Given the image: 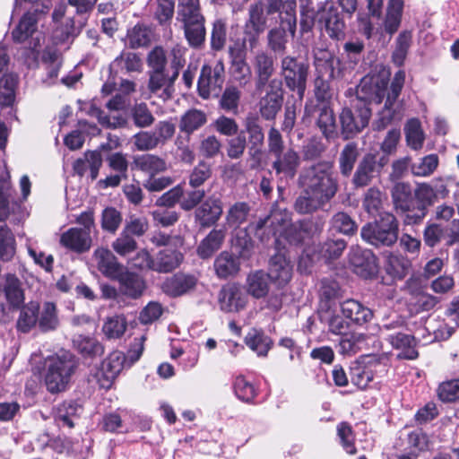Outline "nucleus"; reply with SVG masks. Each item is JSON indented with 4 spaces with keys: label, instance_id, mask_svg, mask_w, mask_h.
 <instances>
[{
    "label": "nucleus",
    "instance_id": "f257e3e1",
    "mask_svg": "<svg viewBox=\"0 0 459 459\" xmlns=\"http://www.w3.org/2000/svg\"><path fill=\"white\" fill-rule=\"evenodd\" d=\"M386 93V84L373 77H363L356 88V97L340 114L341 133L344 140L355 137L368 126L372 103L379 104Z\"/></svg>",
    "mask_w": 459,
    "mask_h": 459
},
{
    "label": "nucleus",
    "instance_id": "f03ea898",
    "mask_svg": "<svg viewBox=\"0 0 459 459\" xmlns=\"http://www.w3.org/2000/svg\"><path fill=\"white\" fill-rule=\"evenodd\" d=\"M316 25L321 31H325L332 39L340 40L345 36L346 23L342 14L333 3L325 1L313 8V12L301 16V31L308 32Z\"/></svg>",
    "mask_w": 459,
    "mask_h": 459
},
{
    "label": "nucleus",
    "instance_id": "7ed1b4c3",
    "mask_svg": "<svg viewBox=\"0 0 459 459\" xmlns=\"http://www.w3.org/2000/svg\"><path fill=\"white\" fill-rule=\"evenodd\" d=\"M341 314L327 313L322 321L327 326L330 333L343 335L351 332V323L357 325H364L369 323L373 316V311L356 299H346L340 303Z\"/></svg>",
    "mask_w": 459,
    "mask_h": 459
},
{
    "label": "nucleus",
    "instance_id": "20e7f679",
    "mask_svg": "<svg viewBox=\"0 0 459 459\" xmlns=\"http://www.w3.org/2000/svg\"><path fill=\"white\" fill-rule=\"evenodd\" d=\"M282 0L255 1L247 8V18L244 24L243 47L253 50L258 45L260 36L267 28L268 16L280 12Z\"/></svg>",
    "mask_w": 459,
    "mask_h": 459
},
{
    "label": "nucleus",
    "instance_id": "39448f33",
    "mask_svg": "<svg viewBox=\"0 0 459 459\" xmlns=\"http://www.w3.org/2000/svg\"><path fill=\"white\" fill-rule=\"evenodd\" d=\"M299 181L303 187H307L327 204L335 196L339 188L337 175L330 161H320L310 166L302 172Z\"/></svg>",
    "mask_w": 459,
    "mask_h": 459
},
{
    "label": "nucleus",
    "instance_id": "423d86ee",
    "mask_svg": "<svg viewBox=\"0 0 459 459\" xmlns=\"http://www.w3.org/2000/svg\"><path fill=\"white\" fill-rule=\"evenodd\" d=\"M76 368L75 357L69 351L48 357L43 368V378L47 390L51 394L64 392Z\"/></svg>",
    "mask_w": 459,
    "mask_h": 459
},
{
    "label": "nucleus",
    "instance_id": "0eeeda50",
    "mask_svg": "<svg viewBox=\"0 0 459 459\" xmlns=\"http://www.w3.org/2000/svg\"><path fill=\"white\" fill-rule=\"evenodd\" d=\"M399 222L391 212L381 214L378 219L366 223L360 230L361 238L377 248L389 247L398 239Z\"/></svg>",
    "mask_w": 459,
    "mask_h": 459
},
{
    "label": "nucleus",
    "instance_id": "6e6552de",
    "mask_svg": "<svg viewBox=\"0 0 459 459\" xmlns=\"http://www.w3.org/2000/svg\"><path fill=\"white\" fill-rule=\"evenodd\" d=\"M314 65L318 74L315 80V95L324 101L331 97L329 81L342 75L341 61L329 51L319 49L315 53Z\"/></svg>",
    "mask_w": 459,
    "mask_h": 459
},
{
    "label": "nucleus",
    "instance_id": "1a4fd4ad",
    "mask_svg": "<svg viewBox=\"0 0 459 459\" xmlns=\"http://www.w3.org/2000/svg\"><path fill=\"white\" fill-rule=\"evenodd\" d=\"M6 178H9L7 170ZM11 192L7 178H0V258L3 262H9L15 254V238L5 223L9 215Z\"/></svg>",
    "mask_w": 459,
    "mask_h": 459
},
{
    "label": "nucleus",
    "instance_id": "9d476101",
    "mask_svg": "<svg viewBox=\"0 0 459 459\" xmlns=\"http://www.w3.org/2000/svg\"><path fill=\"white\" fill-rule=\"evenodd\" d=\"M281 75L285 86L296 92L301 102L307 88L308 65L294 56H286L281 60Z\"/></svg>",
    "mask_w": 459,
    "mask_h": 459
},
{
    "label": "nucleus",
    "instance_id": "9b49d317",
    "mask_svg": "<svg viewBox=\"0 0 459 459\" xmlns=\"http://www.w3.org/2000/svg\"><path fill=\"white\" fill-rule=\"evenodd\" d=\"M212 177L211 165L200 161L191 171L188 177L190 189L186 190L185 196L180 202V208L185 212H190L198 205L206 196L204 189L200 188L205 181Z\"/></svg>",
    "mask_w": 459,
    "mask_h": 459
},
{
    "label": "nucleus",
    "instance_id": "f8f14e48",
    "mask_svg": "<svg viewBox=\"0 0 459 459\" xmlns=\"http://www.w3.org/2000/svg\"><path fill=\"white\" fill-rule=\"evenodd\" d=\"M224 82L225 66L221 59L204 65L197 82L199 96L204 100L209 99L212 95L217 96L221 91Z\"/></svg>",
    "mask_w": 459,
    "mask_h": 459
},
{
    "label": "nucleus",
    "instance_id": "ddd939ff",
    "mask_svg": "<svg viewBox=\"0 0 459 459\" xmlns=\"http://www.w3.org/2000/svg\"><path fill=\"white\" fill-rule=\"evenodd\" d=\"M389 158L378 153H366L359 161L353 173L351 183L355 188L369 186L372 180L379 177L383 169L388 164Z\"/></svg>",
    "mask_w": 459,
    "mask_h": 459
},
{
    "label": "nucleus",
    "instance_id": "4468645a",
    "mask_svg": "<svg viewBox=\"0 0 459 459\" xmlns=\"http://www.w3.org/2000/svg\"><path fill=\"white\" fill-rule=\"evenodd\" d=\"M194 220L200 229L215 226L223 214V203L220 193L208 195L194 208Z\"/></svg>",
    "mask_w": 459,
    "mask_h": 459
},
{
    "label": "nucleus",
    "instance_id": "2eb2a0df",
    "mask_svg": "<svg viewBox=\"0 0 459 459\" xmlns=\"http://www.w3.org/2000/svg\"><path fill=\"white\" fill-rule=\"evenodd\" d=\"M239 133L247 138L249 157L258 162L264 142V133L258 114L248 112L243 119V128Z\"/></svg>",
    "mask_w": 459,
    "mask_h": 459
},
{
    "label": "nucleus",
    "instance_id": "dca6fc26",
    "mask_svg": "<svg viewBox=\"0 0 459 459\" xmlns=\"http://www.w3.org/2000/svg\"><path fill=\"white\" fill-rule=\"evenodd\" d=\"M423 240L429 247L442 243L446 247L455 245L459 241V220H453L449 225L429 223L423 231Z\"/></svg>",
    "mask_w": 459,
    "mask_h": 459
},
{
    "label": "nucleus",
    "instance_id": "f3484780",
    "mask_svg": "<svg viewBox=\"0 0 459 459\" xmlns=\"http://www.w3.org/2000/svg\"><path fill=\"white\" fill-rule=\"evenodd\" d=\"M296 26L297 19L294 10L281 14L279 27L270 30L267 34L269 48L275 54H283L288 43L287 32L294 36Z\"/></svg>",
    "mask_w": 459,
    "mask_h": 459
},
{
    "label": "nucleus",
    "instance_id": "a211bd4d",
    "mask_svg": "<svg viewBox=\"0 0 459 459\" xmlns=\"http://www.w3.org/2000/svg\"><path fill=\"white\" fill-rule=\"evenodd\" d=\"M37 13H26L12 32L13 41L24 43L28 48L32 50L39 47L40 38L37 31Z\"/></svg>",
    "mask_w": 459,
    "mask_h": 459
},
{
    "label": "nucleus",
    "instance_id": "6ab92c4d",
    "mask_svg": "<svg viewBox=\"0 0 459 459\" xmlns=\"http://www.w3.org/2000/svg\"><path fill=\"white\" fill-rule=\"evenodd\" d=\"M283 104V90L281 82L272 80L269 82V90L258 102L261 117L266 121H273L281 109Z\"/></svg>",
    "mask_w": 459,
    "mask_h": 459
},
{
    "label": "nucleus",
    "instance_id": "aec40b11",
    "mask_svg": "<svg viewBox=\"0 0 459 459\" xmlns=\"http://www.w3.org/2000/svg\"><path fill=\"white\" fill-rule=\"evenodd\" d=\"M414 197L415 211L406 214L405 222L407 224L420 223L427 215L428 208L437 201L429 183L418 184L414 190Z\"/></svg>",
    "mask_w": 459,
    "mask_h": 459
},
{
    "label": "nucleus",
    "instance_id": "412c9836",
    "mask_svg": "<svg viewBox=\"0 0 459 459\" xmlns=\"http://www.w3.org/2000/svg\"><path fill=\"white\" fill-rule=\"evenodd\" d=\"M104 160L108 163V168L115 171V174L108 176L105 179H101L100 184L102 187H117L123 179L128 178V160L126 154L117 152L104 155Z\"/></svg>",
    "mask_w": 459,
    "mask_h": 459
},
{
    "label": "nucleus",
    "instance_id": "4be33fe9",
    "mask_svg": "<svg viewBox=\"0 0 459 459\" xmlns=\"http://www.w3.org/2000/svg\"><path fill=\"white\" fill-rule=\"evenodd\" d=\"M350 263L356 274L364 279H370L377 273V257L369 249L357 247L350 254Z\"/></svg>",
    "mask_w": 459,
    "mask_h": 459
},
{
    "label": "nucleus",
    "instance_id": "5701e85b",
    "mask_svg": "<svg viewBox=\"0 0 459 459\" xmlns=\"http://www.w3.org/2000/svg\"><path fill=\"white\" fill-rule=\"evenodd\" d=\"M244 47H230L229 49L230 58V74L232 80L240 87L246 86L251 80V68L246 61Z\"/></svg>",
    "mask_w": 459,
    "mask_h": 459
},
{
    "label": "nucleus",
    "instance_id": "b1692460",
    "mask_svg": "<svg viewBox=\"0 0 459 459\" xmlns=\"http://www.w3.org/2000/svg\"><path fill=\"white\" fill-rule=\"evenodd\" d=\"M199 282L195 274L177 273L168 278L163 285V291L170 297H180L194 290Z\"/></svg>",
    "mask_w": 459,
    "mask_h": 459
},
{
    "label": "nucleus",
    "instance_id": "393cba45",
    "mask_svg": "<svg viewBox=\"0 0 459 459\" xmlns=\"http://www.w3.org/2000/svg\"><path fill=\"white\" fill-rule=\"evenodd\" d=\"M149 76L148 91L163 100L172 97L174 91L175 78H172L169 70L168 71H148Z\"/></svg>",
    "mask_w": 459,
    "mask_h": 459
},
{
    "label": "nucleus",
    "instance_id": "a878e982",
    "mask_svg": "<svg viewBox=\"0 0 459 459\" xmlns=\"http://www.w3.org/2000/svg\"><path fill=\"white\" fill-rule=\"evenodd\" d=\"M404 7V0H388L385 15L382 16V22L377 31L380 34H387L390 37L394 35L402 23Z\"/></svg>",
    "mask_w": 459,
    "mask_h": 459
},
{
    "label": "nucleus",
    "instance_id": "bb28decb",
    "mask_svg": "<svg viewBox=\"0 0 459 459\" xmlns=\"http://www.w3.org/2000/svg\"><path fill=\"white\" fill-rule=\"evenodd\" d=\"M272 169L276 176H283L292 178L297 173L300 160L298 152L291 148H288L278 154H273Z\"/></svg>",
    "mask_w": 459,
    "mask_h": 459
},
{
    "label": "nucleus",
    "instance_id": "cd10ccee",
    "mask_svg": "<svg viewBox=\"0 0 459 459\" xmlns=\"http://www.w3.org/2000/svg\"><path fill=\"white\" fill-rule=\"evenodd\" d=\"M98 270L107 278L115 280L125 270L116 255L108 248L99 247L93 253Z\"/></svg>",
    "mask_w": 459,
    "mask_h": 459
},
{
    "label": "nucleus",
    "instance_id": "c85d7f7f",
    "mask_svg": "<svg viewBox=\"0 0 459 459\" xmlns=\"http://www.w3.org/2000/svg\"><path fill=\"white\" fill-rule=\"evenodd\" d=\"M254 70L255 74V89L261 91L271 81L274 73L273 57L264 51L258 52L254 57Z\"/></svg>",
    "mask_w": 459,
    "mask_h": 459
},
{
    "label": "nucleus",
    "instance_id": "c756f323",
    "mask_svg": "<svg viewBox=\"0 0 459 459\" xmlns=\"http://www.w3.org/2000/svg\"><path fill=\"white\" fill-rule=\"evenodd\" d=\"M385 340L395 350H399L397 357L404 359H415L419 353L415 349L416 340L413 335L397 331L386 334Z\"/></svg>",
    "mask_w": 459,
    "mask_h": 459
},
{
    "label": "nucleus",
    "instance_id": "7c9ffc66",
    "mask_svg": "<svg viewBox=\"0 0 459 459\" xmlns=\"http://www.w3.org/2000/svg\"><path fill=\"white\" fill-rule=\"evenodd\" d=\"M63 247L77 253L88 251L91 247L90 232L80 228H71L61 235Z\"/></svg>",
    "mask_w": 459,
    "mask_h": 459
},
{
    "label": "nucleus",
    "instance_id": "2f4dec72",
    "mask_svg": "<svg viewBox=\"0 0 459 459\" xmlns=\"http://www.w3.org/2000/svg\"><path fill=\"white\" fill-rule=\"evenodd\" d=\"M184 259L183 254L171 247H165L160 250L154 256L152 271L167 273L178 268Z\"/></svg>",
    "mask_w": 459,
    "mask_h": 459
},
{
    "label": "nucleus",
    "instance_id": "473e14b6",
    "mask_svg": "<svg viewBox=\"0 0 459 459\" xmlns=\"http://www.w3.org/2000/svg\"><path fill=\"white\" fill-rule=\"evenodd\" d=\"M271 281H275L278 285H285L292 276V265L290 261L281 253H277L270 259L269 272Z\"/></svg>",
    "mask_w": 459,
    "mask_h": 459
},
{
    "label": "nucleus",
    "instance_id": "72a5a7b5",
    "mask_svg": "<svg viewBox=\"0 0 459 459\" xmlns=\"http://www.w3.org/2000/svg\"><path fill=\"white\" fill-rule=\"evenodd\" d=\"M206 123L207 116L204 111L190 108L180 117L178 129L187 143L190 135L201 129Z\"/></svg>",
    "mask_w": 459,
    "mask_h": 459
},
{
    "label": "nucleus",
    "instance_id": "f704fd0d",
    "mask_svg": "<svg viewBox=\"0 0 459 459\" xmlns=\"http://www.w3.org/2000/svg\"><path fill=\"white\" fill-rule=\"evenodd\" d=\"M115 280H117L119 282L120 292L130 299H135L140 298L146 288L145 281L142 276L125 270Z\"/></svg>",
    "mask_w": 459,
    "mask_h": 459
},
{
    "label": "nucleus",
    "instance_id": "c9c22d12",
    "mask_svg": "<svg viewBox=\"0 0 459 459\" xmlns=\"http://www.w3.org/2000/svg\"><path fill=\"white\" fill-rule=\"evenodd\" d=\"M393 203L396 209L408 213L415 211V197L409 183L396 182L391 190Z\"/></svg>",
    "mask_w": 459,
    "mask_h": 459
},
{
    "label": "nucleus",
    "instance_id": "e433bc0d",
    "mask_svg": "<svg viewBox=\"0 0 459 459\" xmlns=\"http://www.w3.org/2000/svg\"><path fill=\"white\" fill-rule=\"evenodd\" d=\"M327 203L320 196L303 187L294 202V210L299 214H312L323 209Z\"/></svg>",
    "mask_w": 459,
    "mask_h": 459
},
{
    "label": "nucleus",
    "instance_id": "4c0bfd02",
    "mask_svg": "<svg viewBox=\"0 0 459 459\" xmlns=\"http://www.w3.org/2000/svg\"><path fill=\"white\" fill-rule=\"evenodd\" d=\"M39 303L38 301H30L22 304L16 322L18 332L29 333L32 329L38 328Z\"/></svg>",
    "mask_w": 459,
    "mask_h": 459
},
{
    "label": "nucleus",
    "instance_id": "58836bf2",
    "mask_svg": "<svg viewBox=\"0 0 459 459\" xmlns=\"http://www.w3.org/2000/svg\"><path fill=\"white\" fill-rule=\"evenodd\" d=\"M346 247L345 239L328 232V237L318 246L316 252L325 262H331L340 258Z\"/></svg>",
    "mask_w": 459,
    "mask_h": 459
},
{
    "label": "nucleus",
    "instance_id": "ea45409f",
    "mask_svg": "<svg viewBox=\"0 0 459 459\" xmlns=\"http://www.w3.org/2000/svg\"><path fill=\"white\" fill-rule=\"evenodd\" d=\"M38 329L41 333L57 330L60 326L57 307L54 302L46 301L39 305Z\"/></svg>",
    "mask_w": 459,
    "mask_h": 459
},
{
    "label": "nucleus",
    "instance_id": "a19ab883",
    "mask_svg": "<svg viewBox=\"0 0 459 459\" xmlns=\"http://www.w3.org/2000/svg\"><path fill=\"white\" fill-rule=\"evenodd\" d=\"M219 302L224 312H238L246 306V297L237 287L222 289L220 292Z\"/></svg>",
    "mask_w": 459,
    "mask_h": 459
},
{
    "label": "nucleus",
    "instance_id": "79ce46f5",
    "mask_svg": "<svg viewBox=\"0 0 459 459\" xmlns=\"http://www.w3.org/2000/svg\"><path fill=\"white\" fill-rule=\"evenodd\" d=\"M403 117V105L397 100L388 102V98L382 110L377 113V117L373 124L374 129L383 130L395 120Z\"/></svg>",
    "mask_w": 459,
    "mask_h": 459
},
{
    "label": "nucleus",
    "instance_id": "37998d69",
    "mask_svg": "<svg viewBox=\"0 0 459 459\" xmlns=\"http://www.w3.org/2000/svg\"><path fill=\"white\" fill-rule=\"evenodd\" d=\"M213 266L219 278L227 279L239 271V258L231 253L223 251L215 258Z\"/></svg>",
    "mask_w": 459,
    "mask_h": 459
},
{
    "label": "nucleus",
    "instance_id": "c03bdc74",
    "mask_svg": "<svg viewBox=\"0 0 459 459\" xmlns=\"http://www.w3.org/2000/svg\"><path fill=\"white\" fill-rule=\"evenodd\" d=\"M270 275L262 270L251 273L247 279V290L255 299L264 298L269 293Z\"/></svg>",
    "mask_w": 459,
    "mask_h": 459
},
{
    "label": "nucleus",
    "instance_id": "a18cd8bd",
    "mask_svg": "<svg viewBox=\"0 0 459 459\" xmlns=\"http://www.w3.org/2000/svg\"><path fill=\"white\" fill-rule=\"evenodd\" d=\"M359 155L358 143L350 142L343 146L338 159L340 173L343 177L348 178L351 175Z\"/></svg>",
    "mask_w": 459,
    "mask_h": 459
},
{
    "label": "nucleus",
    "instance_id": "49530a36",
    "mask_svg": "<svg viewBox=\"0 0 459 459\" xmlns=\"http://www.w3.org/2000/svg\"><path fill=\"white\" fill-rule=\"evenodd\" d=\"M225 238L223 230H212L197 247V255L202 259H207L221 248Z\"/></svg>",
    "mask_w": 459,
    "mask_h": 459
},
{
    "label": "nucleus",
    "instance_id": "de8ad7c7",
    "mask_svg": "<svg viewBox=\"0 0 459 459\" xmlns=\"http://www.w3.org/2000/svg\"><path fill=\"white\" fill-rule=\"evenodd\" d=\"M82 411V406L75 401L64 402L57 407L55 422L58 428L72 429L74 427V418Z\"/></svg>",
    "mask_w": 459,
    "mask_h": 459
},
{
    "label": "nucleus",
    "instance_id": "09e8293b",
    "mask_svg": "<svg viewBox=\"0 0 459 459\" xmlns=\"http://www.w3.org/2000/svg\"><path fill=\"white\" fill-rule=\"evenodd\" d=\"M247 346L259 357H265L273 346L271 337L262 330L251 329L245 337Z\"/></svg>",
    "mask_w": 459,
    "mask_h": 459
},
{
    "label": "nucleus",
    "instance_id": "8fccbe9b",
    "mask_svg": "<svg viewBox=\"0 0 459 459\" xmlns=\"http://www.w3.org/2000/svg\"><path fill=\"white\" fill-rule=\"evenodd\" d=\"M358 231L356 221L344 212L334 213L329 221V233H340L345 236H353Z\"/></svg>",
    "mask_w": 459,
    "mask_h": 459
},
{
    "label": "nucleus",
    "instance_id": "3c124183",
    "mask_svg": "<svg viewBox=\"0 0 459 459\" xmlns=\"http://www.w3.org/2000/svg\"><path fill=\"white\" fill-rule=\"evenodd\" d=\"M73 342L74 348L85 359H95L104 352L102 344L93 337L80 334Z\"/></svg>",
    "mask_w": 459,
    "mask_h": 459
},
{
    "label": "nucleus",
    "instance_id": "603ef678",
    "mask_svg": "<svg viewBox=\"0 0 459 459\" xmlns=\"http://www.w3.org/2000/svg\"><path fill=\"white\" fill-rule=\"evenodd\" d=\"M142 67L140 57L132 52H123L110 64L111 74H117L122 72H139Z\"/></svg>",
    "mask_w": 459,
    "mask_h": 459
},
{
    "label": "nucleus",
    "instance_id": "864d4df0",
    "mask_svg": "<svg viewBox=\"0 0 459 459\" xmlns=\"http://www.w3.org/2000/svg\"><path fill=\"white\" fill-rule=\"evenodd\" d=\"M204 22L205 18L182 23L185 37L190 47L197 48L204 45L206 36Z\"/></svg>",
    "mask_w": 459,
    "mask_h": 459
},
{
    "label": "nucleus",
    "instance_id": "5fc2aeb1",
    "mask_svg": "<svg viewBox=\"0 0 459 459\" xmlns=\"http://www.w3.org/2000/svg\"><path fill=\"white\" fill-rule=\"evenodd\" d=\"M5 299L12 307H20L24 303V291L21 281L13 274H8L4 287Z\"/></svg>",
    "mask_w": 459,
    "mask_h": 459
},
{
    "label": "nucleus",
    "instance_id": "6e6d98bb",
    "mask_svg": "<svg viewBox=\"0 0 459 459\" xmlns=\"http://www.w3.org/2000/svg\"><path fill=\"white\" fill-rule=\"evenodd\" d=\"M316 125L327 140L333 139L337 136L335 116L333 109L328 106L323 105L318 108Z\"/></svg>",
    "mask_w": 459,
    "mask_h": 459
},
{
    "label": "nucleus",
    "instance_id": "4d7b16f0",
    "mask_svg": "<svg viewBox=\"0 0 459 459\" xmlns=\"http://www.w3.org/2000/svg\"><path fill=\"white\" fill-rule=\"evenodd\" d=\"M132 169H139L149 174H155L166 169L164 160L152 154L137 155L134 158Z\"/></svg>",
    "mask_w": 459,
    "mask_h": 459
},
{
    "label": "nucleus",
    "instance_id": "13d9d810",
    "mask_svg": "<svg viewBox=\"0 0 459 459\" xmlns=\"http://www.w3.org/2000/svg\"><path fill=\"white\" fill-rule=\"evenodd\" d=\"M199 0H178L177 20L181 23L203 19Z\"/></svg>",
    "mask_w": 459,
    "mask_h": 459
},
{
    "label": "nucleus",
    "instance_id": "bf43d9fd",
    "mask_svg": "<svg viewBox=\"0 0 459 459\" xmlns=\"http://www.w3.org/2000/svg\"><path fill=\"white\" fill-rule=\"evenodd\" d=\"M383 194L378 187H369L364 194L362 205L364 210L372 217H380L383 212Z\"/></svg>",
    "mask_w": 459,
    "mask_h": 459
},
{
    "label": "nucleus",
    "instance_id": "052dcab7",
    "mask_svg": "<svg viewBox=\"0 0 459 459\" xmlns=\"http://www.w3.org/2000/svg\"><path fill=\"white\" fill-rule=\"evenodd\" d=\"M18 76L13 74H4L0 80V106L11 107L15 101V91Z\"/></svg>",
    "mask_w": 459,
    "mask_h": 459
},
{
    "label": "nucleus",
    "instance_id": "680f3d73",
    "mask_svg": "<svg viewBox=\"0 0 459 459\" xmlns=\"http://www.w3.org/2000/svg\"><path fill=\"white\" fill-rule=\"evenodd\" d=\"M48 446L59 454L68 455H76L82 453V446L79 440L73 441L65 434H59L55 437H50L48 443Z\"/></svg>",
    "mask_w": 459,
    "mask_h": 459
},
{
    "label": "nucleus",
    "instance_id": "e2e57ef3",
    "mask_svg": "<svg viewBox=\"0 0 459 459\" xmlns=\"http://www.w3.org/2000/svg\"><path fill=\"white\" fill-rule=\"evenodd\" d=\"M241 91L238 88L234 85H228L220 98L219 107L226 113L238 115Z\"/></svg>",
    "mask_w": 459,
    "mask_h": 459
},
{
    "label": "nucleus",
    "instance_id": "0e129e2a",
    "mask_svg": "<svg viewBox=\"0 0 459 459\" xmlns=\"http://www.w3.org/2000/svg\"><path fill=\"white\" fill-rule=\"evenodd\" d=\"M412 41V32L408 30L401 31L395 39V48L392 54V60L397 66H402L407 56Z\"/></svg>",
    "mask_w": 459,
    "mask_h": 459
},
{
    "label": "nucleus",
    "instance_id": "69168bd1",
    "mask_svg": "<svg viewBox=\"0 0 459 459\" xmlns=\"http://www.w3.org/2000/svg\"><path fill=\"white\" fill-rule=\"evenodd\" d=\"M366 335L354 332H349L341 336L339 341V352L342 355L356 354L365 342Z\"/></svg>",
    "mask_w": 459,
    "mask_h": 459
},
{
    "label": "nucleus",
    "instance_id": "338daca9",
    "mask_svg": "<svg viewBox=\"0 0 459 459\" xmlns=\"http://www.w3.org/2000/svg\"><path fill=\"white\" fill-rule=\"evenodd\" d=\"M88 114L96 117L99 123L107 128L117 129L125 127L127 124L126 117L122 115H107L103 110L94 105H91Z\"/></svg>",
    "mask_w": 459,
    "mask_h": 459
},
{
    "label": "nucleus",
    "instance_id": "774afa93",
    "mask_svg": "<svg viewBox=\"0 0 459 459\" xmlns=\"http://www.w3.org/2000/svg\"><path fill=\"white\" fill-rule=\"evenodd\" d=\"M437 394L443 403H455L459 401V377L440 383L437 389Z\"/></svg>",
    "mask_w": 459,
    "mask_h": 459
}]
</instances>
